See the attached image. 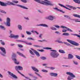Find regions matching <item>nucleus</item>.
<instances>
[{
	"mask_svg": "<svg viewBox=\"0 0 80 80\" xmlns=\"http://www.w3.org/2000/svg\"><path fill=\"white\" fill-rule=\"evenodd\" d=\"M1 4H2V6H3L4 7H6L8 5H16V6H17V7H20L21 8H23V9H26L27 10L28 9V8L25 6H22L19 4L16 5L13 2L10 1H8L7 3L2 2Z\"/></svg>",
	"mask_w": 80,
	"mask_h": 80,
	"instance_id": "nucleus-1",
	"label": "nucleus"
},
{
	"mask_svg": "<svg viewBox=\"0 0 80 80\" xmlns=\"http://www.w3.org/2000/svg\"><path fill=\"white\" fill-rule=\"evenodd\" d=\"M34 1L38 2V3H41V4H42V5H46V6H48V5H50V6H53L54 5V4L53 3H52L51 2L49 1H46V0H45L44 1L41 0H34Z\"/></svg>",
	"mask_w": 80,
	"mask_h": 80,
	"instance_id": "nucleus-2",
	"label": "nucleus"
},
{
	"mask_svg": "<svg viewBox=\"0 0 80 80\" xmlns=\"http://www.w3.org/2000/svg\"><path fill=\"white\" fill-rule=\"evenodd\" d=\"M50 55L52 58H57L59 56V53L57 52V51L54 50H51Z\"/></svg>",
	"mask_w": 80,
	"mask_h": 80,
	"instance_id": "nucleus-3",
	"label": "nucleus"
},
{
	"mask_svg": "<svg viewBox=\"0 0 80 80\" xmlns=\"http://www.w3.org/2000/svg\"><path fill=\"white\" fill-rule=\"evenodd\" d=\"M15 57H17V54L15 53H13V55H12L11 58L15 64L18 65L20 63V62L17 61V59Z\"/></svg>",
	"mask_w": 80,
	"mask_h": 80,
	"instance_id": "nucleus-4",
	"label": "nucleus"
},
{
	"mask_svg": "<svg viewBox=\"0 0 80 80\" xmlns=\"http://www.w3.org/2000/svg\"><path fill=\"white\" fill-rule=\"evenodd\" d=\"M67 75H68L67 79L68 80H71L72 79H73L74 78H75V76L73 74V73L69 72H68L66 73Z\"/></svg>",
	"mask_w": 80,
	"mask_h": 80,
	"instance_id": "nucleus-5",
	"label": "nucleus"
},
{
	"mask_svg": "<svg viewBox=\"0 0 80 80\" xmlns=\"http://www.w3.org/2000/svg\"><path fill=\"white\" fill-rule=\"evenodd\" d=\"M0 50H1L2 52L0 51V54L2 56H5L6 54V51L5 49L3 47H0Z\"/></svg>",
	"mask_w": 80,
	"mask_h": 80,
	"instance_id": "nucleus-6",
	"label": "nucleus"
},
{
	"mask_svg": "<svg viewBox=\"0 0 80 80\" xmlns=\"http://www.w3.org/2000/svg\"><path fill=\"white\" fill-rule=\"evenodd\" d=\"M67 41L68 42H69V43H71V44H72V45H75V46H78V45H79V44L78 43H77L75 41L70 40L69 39H67Z\"/></svg>",
	"mask_w": 80,
	"mask_h": 80,
	"instance_id": "nucleus-7",
	"label": "nucleus"
},
{
	"mask_svg": "<svg viewBox=\"0 0 80 80\" xmlns=\"http://www.w3.org/2000/svg\"><path fill=\"white\" fill-rule=\"evenodd\" d=\"M15 69L18 71V72L19 73L21 74L19 71L18 70H23V68L21 66H17L15 67Z\"/></svg>",
	"mask_w": 80,
	"mask_h": 80,
	"instance_id": "nucleus-8",
	"label": "nucleus"
},
{
	"mask_svg": "<svg viewBox=\"0 0 80 80\" xmlns=\"http://www.w3.org/2000/svg\"><path fill=\"white\" fill-rule=\"evenodd\" d=\"M6 26L10 27V18L8 17L6 18Z\"/></svg>",
	"mask_w": 80,
	"mask_h": 80,
	"instance_id": "nucleus-9",
	"label": "nucleus"
},
{
	"mask_svg": "<svg viewBox=\"0 0 80 80\" xmlns=\"http://www.w3.org/2000/svg\"><path fill=\"white\" fill-rule=\"evenodd\" d=\"M45 19H47V20H51L52 21V20H54V16L52 15H50L46 17L45 18Z\"/></svg>",
	"mask_w": 80,
	"mask_h": 80,
	"instance_id": "nucleus-10",
	"label": "nucleus"
},
{
	"mask_svg": "<svg viewBox=\"0 0 80 80\" xmlns=\"http://www.w3.org/2000/svg\"><path fill=\"white\" fill-rule=\"evenodd\" d=\"M8 73L9 75H10L11 77H13V78H16L17 79V77L15 75L13 74L10 71H8Z\"/></svg>",
	"mask_w": 80,
	"mask_h": 80,
	"instance_id": "nucleus-11",
	"label": "nucleus"
},
{
	"mask_svg": "<svg viewBox=\"0 0 80 80\" xmlns=\"http://www.w3.org/2000/svg\"><path fill=\"white\" fill-rule=\"evenodd\" d=\"M49 74L52 77H57L58 76V74L55 73H50Z\"/></svg>",
	"mask_w": 80,
	"mask_h": 80,
	"instance_id": "nucleus-12",
	"label": "nucleus"
},
{
	"mask_svg": "<svg viewBox=\"0 0 80 80\" xmlns=\"http://www.w3.org/2000/svg\"><path fill=\"white\" fill-rule=\"evenodd\" d=\"M36 26H41L44 27H48V26L45 24H40L38 25H37Z\"/></svg>",
	"mask_w": 80,
	"mask_h": 80,
	"instance_id": "nucleus-13",
	"label": "nucleus"
},
{
	"mask_svg": "<svg viewBox=\"0 0 80 80\" xmlns=\"http://www.w3.org/2000/svg\"><path fill=\"white\" fill-rule=\"evenodd\" d=\"M32 50L33 51V52L35 53L37 57H40V54H39L38 52H37V51L33 49H32Z\"/></svg>",
	"mask_w": 80,
	"mask_h": 80,
	"instance_id": "nucleus-14",
	"label": "nucleus"
},
{
	"mask_svg": "<svg viewBox=\"0 0 80 80\" xmlns=\"http://www.w3.org/2000/svg\"><path fill=\"white\" fill-rule=\"evenodd\" d=\"M58 5H60V7H63V8H66V9H68V10H71V9L68 8L67 7L63 5V4H61L59 3Z\"/></svg>",
	"mask_w": 80,
	"mask_h": 80,
	"instance_id": "nucleus-15",
	"label": "nucleus"
},
{
	"mask_svg": "<svg viewBox=\"0 0 80 80\" xmlns=\"http://www.w3.org/2000/svg\"><path fill=\"white\" fill-rule=\"evenodd\" d=\"M17 54L19 55H20V56H21V57H23L24 58H26V57H25V55H23V54H22L19 52H17Z\"/></svg>",
	"mask_w": 80,
	"mask_h": 80,
	"instance_id": "nucleus-16",
	"label": "nucleus"
},
{
	"mask_svg": "<svg viewBox=\"0 0 80 80\" xmlns=\"http://www.w3.org/2000/svg\"><path fill=\"white\" fill-rule=\"evenodd\" d=\"M31 68H32V70L35 72H39V71L36 68L34 67H32Z\"/></svg>",
	"mask_w": 80,
	"mask_h": 80,
	"instance_id": "nucleus-17",
	"label": "nucleus"
},
{
	"mask_svg": "<svg viewBox=\"0 0 80 80\" xmlns=\"http://www.w3.org/2000/svg\"><path fill=\"white\" fill-rule=\"evenodd\" d=\"M73 58V56L71 54H68V59H72Z\"/></svg>",
	"mask_w": 80,
	"mask_h": 80,
	"instance_id": "nucleus-18",
	"label": "nucleus"
},
{
	"mask_svg": "<svg viewBox=\"0 0 80 80\" xmlns=\"http://www.w3.org/2000/svg\"><path fill=\"white\" fill-rule=\"evenodd\" d=\"M54 10H57V11H58L59 12H62V13H64V12H63L62 10H61L60 9H58L57 8H54Z\"/></svg>",
	"mask_w": 80,
	"mask_h": 80,
	"instance_id": "nucleus-19",
	"label": "nucleus"
},
{
	"mask_svg": "<svg viewBox=\"0 0 80 80\" xmlns=\"http://www.w3.org/2000/svg\"><path fill=\"white\" fill-rule=\"evenodd\" d=\"M73 1L76 3L80 4V0H73Z\"/></svg>",
	"mask_w": 80,
	"mask_h": 80,
	"instance_id": "nucleus-20",
	"label": "nucleus"
},
{
	"mask_svg": "<svg viewBox=\"0 0 80 80\" xmlns=\"http://www.w3.org/2000/svg\"><path fill=\"white\" fill-rule=\"evenodd\" d=\"M59 52L61 53H65V52L64 50L62 49L59 50Z\"/></svg>",
	"mask_w": 80,
	"mask_h": 80,
	"instance_id": "nucleus-21",
	"label": "nucleus"
},
{
	"mask_svg": "<svg viewBox=\"0 0 80 80\" xmlns=\"http://www.w3.org/2000/svg\"><path fill=\"white\" fill-rule=\"evenodd\" d=\"M73 16L75 17H77L80 18V15L77 14H73Z\"/></svg>",
	"mask_w": 80,
	"mask_h": 80,
	"instance_id": "nucleus-22",
	"label": "nucleus"
},
{
	"mask_svg": "<svg viewBox=\"0 0 80 80\" xmlns=\"http://www.w3.org/2000/svg\"><path fill=\"white\" fill-rule=\"evenodd\" d=\"M18 28L19 29V30H22V26L20 25H18Z\"/></svg>",
	"mask_w": 80,
	"mask_h": 80,
	"instance_id": "nucleus-23",
	"label": "nucleus"
},
{
	"mask_svg": "<svg viewBox=\"0 0 80 80\" xmlns=\"http://www.w3.org/2000/svg\"><path fill=\"white\" fill-rule=\"evenodd\" d=\"M63 35H65V36H69L70 34L67 32H65L62 34Z\"/></svg>",
	"mask_w": 80,
	"mask_h": 80,
	"instance_id": "nucleus-24",
	"label": "nucleus"
},
{
	"mask_svg": "<svg viewBox=\"0 0 80 80\" xmlns=\"http://www.w3.org/2000/svg\"><path fill=\"white\" fill-rule=\"evenodd\" d=\"M32 49H33L31 48V50H29V52L31 54V55H34V53H33V51L32 50Z\"/></svg>",
	"mask_w": 80,
	"mask_h": 80,
	"instance_id": "nucleus-25",
	"label": "nucleus"
},
{
	"mask_svg": "<svg viewBox=\"0 0 80 80\" xmlns=\"http://www.w3.org/2000/svg\"><path fill=\"white\" fill-rule=\"evenodd\" d=\"M63 43L64 44L66 45H67L68 46H71V45L70 44V43H68L67 42H63Z\"/></svg>",
	"mask_w": 80,
	"mask_h": 80,
	"instance_id": "nucleus-26",
	"label": "nucleus"
},
{
	"mask_svg": "<svg viewBox=\"0 0 80 80\" xmlns=\"http://www.w3.org/2000/svg\"><path fill=\"white\" fill-rule=\"evenodd\" d=\"M71 35H74V36H76L77 37H78V38H80V35H78L77 34H71Z\"/></svg>",
	"mask_w": 80,
	"mask_h": 80,
	"instance_id": "nucleus-27",
	"label": "nucleus"
},
{
	"mask_svg": "<svg viewBox=\"0 0 80 80\" xmlns=\"http://www.w3.org/2000/svg\"><path fill=\"white\" fill-rule=\"evenodd\" d=\"M0 28L1 29H2V30H5V27L1 25L0 26Z\"/></svg>",
	"mask_w": 80,
	"mask_h": 80,
	"instance_id": "nucleus-28",
	"label": "nucleus"
},
{
	"mask_svg": "<svg viewBox=\"0 0 80 80\" xmlns=\"http://www.w3.org/2000/svg\"><path fill=\"white\" fill-rule=\"evenodd\" d=\"M41 59H42V60H46L47 59V58L46 57H42L40 58Z\"/></svg>",
	"mask_w": 80,
	"mask_h": 80,
	"instance_id": "nucleus-29",
	"label": "nucleus"
},
{
	"mask_svg": "<svg viewBox=\"0 0 80 80\" xmlns=\"http://www.w3.org/2000/svg\"><path fill=\"white\" fill-rule=\"evenodd\" d=\"M50 29L51 30H57V28H55L54 27H50Z\"/></svg>",
	"mask_w": 80,
	"mask_h": 80,
	"instance_id": "nucleus-30",
	"label": "nucleus"
},
{
	"mask_svg": "<svg viewBox=\"0 0 80 80\" xmlns=\"http://www.w3.org/2000/svg\"><path fill=\"white\" fill-rule=\"evenodd\" d=\"M35 73L36 74V75H38V77H40L41 78H42V76H41L40 75V74H38V73L35 72Z\"/></svg>",
	"mask_w": 80,
	"mask_h": 80,
	"instance_id": "nucleus-31",
	"label": "nucleus"
},
{
	"mask_svg": "<svg viewBox=\"0 0 80 80\" xmlns=\"http://www.w3.org/2000/svg\"><path fill=\"white\" fill-rule=\"evenodd\" d=\"M60 28H63V29H67V27H65V26H61V27H60Z\"/></svg>",
	"mask_w": 80,
	"mask_h": 80,
	"instance_id": "nucleus-32",
	"label": "nucleus"
},
{
	"mask_svg": "<svg viewBox=\"0 0 80 80\" xmlns=\"http://www.w3.org/2000/svg\"><path fill=\"white\" fill-rule=\"evenodd\" d=\"M43 49H46V50H51L52 48L47 47V48H43Z\"/></svg>",
	"mask_w": 80,
	"mask_h": 80,
	"instance_id": "nucleus-33",
	"label": "nucleus"
},
{
	"mask_svg": "<svg viewBox=\"0 0 80 80\" xmlns=\"http://www.w3.org/2000/svg\"><path fill=\"white\" fill-rule=\"evenodd\" d=\"M0 42H1V45H5V42H4L1 40H0Z\"/></svg>",
	"mask_w": 80,
	"mask_h": 80,
	"instance_id": "nucleus-34",
	"label": "nucleus"
},
{
	"mask_svg": "<svg viewBox=\"0 0 80 80\" xmlns=\"http://www.w3.org/2000/svg\"><path fill=\"white\" fill-rule=\"evenodd\" d=\"M27 40H35V39L34 38L30 37L28 38H27Z\"/></svg>",
	"mask_w": 80,
	"mask_h": 80,
	"instance_id": "nucleus-35",
	"label": "nucleus"
},
{
	"mask_svg": "<svg viewBox=\"0 0 80 80\" xmlns=\"http://www.w3.org/2000/svg\"><path fill=\"white\" fill-rule=\"evenodd\" d=\"M66 29L68 31H69V32H73V31L72 30V29H70L69 28H68L67 27V28H66Z\"/></svg>",
	"mask_w": 80,
	"mask_h": 80,
	"instance_id": "nucleus-36",
	"label": "nucleus"
},
{
	"mask_svg": "<svg viewBox=\"0 0 80 80\" xmlns=\"http://www.w3.org/2000/svg\"><path fill=\"white\" fill-rule=\"evenodd\" d=\"M73 62L75 65H78V62L75 61H73Z\"/></svg>",
	"mask_w": 80,
	"mask_h": 80,
	"instance_id": "nucleus-37",
	"label": "nucleus"
},
{
	"mask_svg": "<svg viewBox=\"0 0 80 80\" xmlns=\"http://www.w3.org/2000/svg\"><path fill=\"white\" fill-rule=\"evenodd\" d=\"M19 37V36L18 35H14V38H18Z\"/></svg>",
	"mask_w": 80,
	"mask_h": 80,
	"instance_id": "nucleus-38",
	"label": "nucleus"
},
{
	"mask_svg": "<svg viewBox=\"0 0 80 80\" xmlns=\"http://www.w3.org/2000/svg\"><path fill=\"white\" fill-rule=\"evenodd\" d=\"M56 42H58V43H63V42H62V41L61 40L56 41Z\"/></svg>",
	"mask_w": 80,
	"mask_h": 80,
	"instance_id": "nucleus-39",
	"label": "nucleus"
},
{
	"mask_svg": "<svg viewBox=\"0 0 80 80\" xmlns=\"http://www.w3.org/2000/svg\"><path fill=\"white\" fill-rule=\"evenodd\" d=\"M12 3H18V1H17L13 0L12 1Z\"/></svg>",
	"mask_w": 80,
	"mask_h": 80,
	"instance_id": "nucleus-40",
	"label": "nucleus"
},
{
	"mask_svg": "<svg viewBox=\"0 0 80 80\" xmlns=\"http://www.w3.org/2000/svg\"><path fill=\"white\" fill-rule=\"evenodd\" d=\"M72 20H74L75 22H80V21H78L79 20L78 19H73Z\"/></svg>",
	"mask_w": 80,
	"mask_h": 80,
	"instance_id": "nucleus-41",
	"label": "nucleus"
},
{
	"mask_svg": "<svg viewBox=\"0 0 80 80\" xmlns=\"http://www.w3.org/2000/svg\"><path fill=\"white\" fill-rule=\"evenodd\" d=\"M0 12H1V13H5L6 14L7 13V12L4 11L3 10H1L0 9Z\"/></svg>",
	"mask_w": 80,
	"mask_h": 80,
	"instance_id": "nucleus-42",
	"label": "nucleus"
},
{
	"mask_svg": "<svg viewBox=\"0 0 80 80\" xmlns=\"http://www.w3.org/2000/svg\"><path fill=\"white\" fill-rule=\"evenodd\" d=\"M41 71L42 72H45V73H47L48 72V71L45 70H42Z\"/></svg>",
	"mask_w": 80,
	"mask_h": 80,
	"instance_id": "nucleus-43",
	"label": "nucleus"
},
{
	"mask_svg": "<svg viewBox=\"0 0 80 80\" xmlns=\"http://www.w3.org/2000/svg\"><path fill=\"white\" fill-rule=\"evenodd\" d=\"M42 36H43V34H40L39 36V38H40L41 39H42Z\"/></svg>",
	"mask_w": 80,
	"mask_h": 80,
	"instance_id": "nucleus-44",
	"label": "nucleus"
},
{
	"mask_svg": "<svg viewBox=\"0 0 80 80\" xmlns=\"http://www.w3.org/2000/svg\"><path fill=\"white\" fill-rule=\"evenodd\" d=\"M38 51H39V52H44V50L43 49H38Z\"/></svg>",
	"mask_w": 80,
	"mask_h": 80,
	"instance_id": "nucleus-45",
	"label": "nucleus"
},
{
	"mask_svg": "<svg viewBox=\"0 0 80 80\" xmlns=\"http://www.w3.org/2000/svg\"><path fill=\"white\" fill-rule=\"evenodd\" d=\"M14 35H15L11 34L10 35V37L11 38H14Z\"/></svg>",
	"mask_w": 80,
	"mask_h": 80,
	"instance_id": "nucleus-46",
	"label": "nucleus"
},
{
	"mask_svg": "<svg viewBox=\"0 0 80 80\" xmlns=\"http://www.w3.org/2000/svg\"><path fill=\"white\" fill-rule=\"evenodd\" d=\"M55 33H56V34H58V35H60V34H61V33H60V32L58 31H56Z\"/></svg>",
	"mask_w": 80,
	"mask_h": 80,
	"instance_id": "nucleus-47",
	"label": "nucleus"
},
{
	"mask_svg": "<svg viewBox=\"0 0 80 80\" xmlns=\"http://www.w3.org/2000/svg\"><path fill=\"white\" fill-rule=\"evenodd\" d=\"M54 27H55L56 28H60V26L57 25H54Z\"/></svg>",
	"mask_w": 80,
	"mask_h": 80,
	"instance_id": "nucleus-48",
	"label": "nucleus"
},
{
	"mask_svg": "<svg viewBox=\"0 0 80 80\" xmlns=\"http://www.w3.org/2000/svg\"><path fill=\"white\" fill-rule=\"evenodd\" d=\"M27 45H32V44L31 42L28 43L27 42H26V44Z\"/></svg>",
	"mask_w": 80,
	"mask_h": 80,
	"instance_id": "nucleus-49",
	"label": "nucleus"
},
{
	"mask_svg": "<svg viewBox=\"0 0 80 80\" xmlns=\"http://www.w3.org/2000/svg\"><path fill=\"white\" fill-rule=\"evenodd\" d=\"M26 33L28 34V35H31V34H32V33L28 31H26Z\"/></svg>",
	"mask_w": 80,
	"mask_h": 80,
	"instance_id": "nucleus-50",
	"label": "nucleus"
},
{
	"mask_svg": "<svg viewBox=\"0 0 80 80\" xmlns=\"http://www.w3.org/2000/svg\"><path fill=\"white\" fill-rule=\"evenodd\" d=\"M21 1L23 2V3H27V0H21Z\"/></svg>",
	"mask_w": 80,
	"mask_h": 80,
	"instance_id": "nucleus-51",
	"label": "nucleus"
},
{
	"mask_svg": "<svg viewBox=\"0 0 80 80\" xmlns=\"http://www.w3.org/2000/svg\"><path fill=\"white\" fill-rule=\"evenodd\" d=\"M76 57L77 58H78V59H79V60H80V57L79 56L76 55H75Z\"/></svg>",
	"mask_w": 80,
	"mask_h": 80,
	"instance_id": "nucleus-52",
	"label": "nucleus"
},
{
	"mask_svg": "<svg viewBox=\"0 0 80 80\" xmlns=\"http://www.w3.org/2000/svg\"><path fill=\"white\" fill-rule=\"evenodd\" d=\"M21 42H22L23 43H25L26 44L27 42L25 41L21 40Z\"/></svg>",
	"mask_w": 80,
	"mask_h": 80,
	"instance_id": "nucleus-53",
	"label": "nucleus"
},
{
	"mask_svg": "<svg viewBox=\"0 0 80 80\" xmlns=\"http://www.w3.org/2000/svg\"><path fill=\"white\" fill-rule=\"evenodd\" d=\"M24 19H25V20H29V18L28 17H24Z\"/></svg>",
	"mask_w": 80,
	"mask_h": 80,
	"instance_id": "nucleus-54",
	"label": "nucleus"
},
{
	"mask_svg": "<svg viewBox=\"0 0 80 80\" xmlns=\"http://www.w3.org/2000/svg\"><path fill=\"white\" fill-rule=\"evenodd\" d=\"M66 6L67 7H68V8H71V7H72V6L68 5H67Z\"/></svg>",
	"mask_w": 80,
	"mask_h": 80,
	"instance_id": "nucleus-55",
	"label": "nucleus"
},
{
	"mask_svg": "<svg viewBox=\"0 0 80 80\" xmlns=\"http://www.w3.org/2000/svg\"><path fill=\"white\" fill-rule=\"evenodd\" d=\"M67 31V30L66 29H63L62 30V32H66Z\"/></svg>",
	"mask_w": 80,
	"mask_h": 80,
	"instance_id": "nucleus-56",
	"label": "nucleus"
},
{
	"mask_svg": "<svg viewBox=\"0 0 80 80\" xmlns=\"http://www.w3.org/2000/svg\"><path fill=\"white\" fill-rule=\"evenodd\" d=\"M28 75H29V76H30V77H32L33 74L32 73H28Z\"/></svg>",
	"mask_w": 80,
	"mask_h": 80,
	"instance_id": "nucleus-57",
	"label": "nucleus"
},
{
	"mask_svg": "<svg viewBox=\"0 0 80 80\" xmlns=\"http://www.w3.org/2000/svg\"><path fill=\"white\" fill-rule=\"evenodd\" d=\"M50 69H51V70H54L55 69V68L52 67H50L49 68Z\"/></svg>",
	"mask_w": 80,
	"mask_h": 80,
	"instance_id": "nucleus-58",
	"label": "nucleus"
},
{
	"mask_svg": "<svg viewBox=\"0 0 80 80\" xmlns=\"http://www.w3.org/2000/svg\"><path fill=\"white\" fill-rule=\"evenodd\" d=\"M18 47H20V48H22V47H23V46L21 45L18 44Z\"/></svg>",
	"mask_w": 80,
	"mask_h": 80,
	"instance_id": "nucleus-59",
	"label": "nucleus"
},
{
	"mask_svg": "<svg viewBox=\"0 0 80 80\" xmlns=\"http://www.w3.org/2000/svg\"><path fill=\"white\" fill-rule=\"evenodd\" d=\"M68 19H69L70 20H73V19H71V18H70V16H68Z\"/></svg>",
	"mask_w": 80,
	"mask_h": 80,
	"instance_id": "nucleus-60",
	"label": "nucleus"
},
{
	"mask_svg": "<svg viewBox=\"0 0 80 80\" xmlns=\"http://www.w3.org/2000/svg\"><path fill=\"white\" fill-rule=\"evenodd\" d=\"M33 47H41V46H39L38 45H33Z\"/></svg>",
	"mask_w": 80,
	"mask_h": 80,
	"instance_id": "nucleus-61",
	"label": "nucleus"
},
{
	"mask_svg": "<svg viewBox=\"0 0 80 80\" xmlns=\"http://www.w3.org/2000/svg\"><path fill=\"white\" fill-rule=\"evenodd\" d=\"M71 8H72L73 10H76V9H77V8L75 7H73V6H72V7Z\"/></svg>",
	"mask_w": 80,
	"mask_h": 80,
	"instance_id": "nucleus-62",
	"label": "nucleus"
},
{
	"mask_svg": "<svg viewBox=\"0 0 80 80\" xmlns=\"http://www.w3.org/2000/svg\"><path fill=\"white\" fill-rule=\"evenodd\" d=\"M47 63H44V64H42L43 66H47Z\"/></svg>",
	"mask_w": 80,
	"mask_h": 80,
	"instance_id": "nucleus-63",
	"label": "nucleus"
},
{
	"mask_svg": "<svg viewBox=\"0 0 80 80\" xmlns=\"http://www.w3.org/2000/svg\"><path fill=\"white\" fill-rule=\"evenodd\" d=\"M42 42H47V40H45V39H43L42 40Z\"/></svg>",
	"mask_w": 80,
	"mask_h": 80,
	"instance_id": "nucleus-64",
	"label": "nucleus"
}]
</instances>
